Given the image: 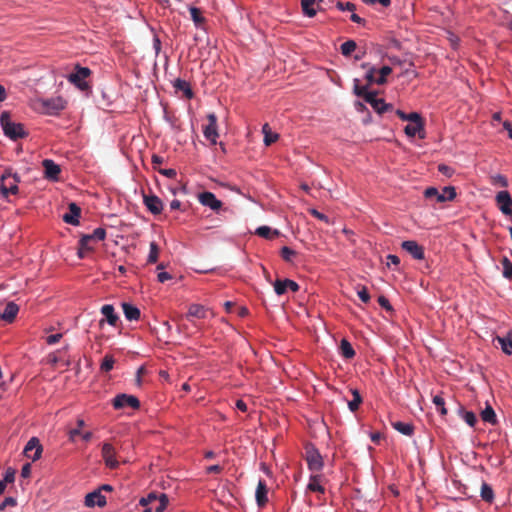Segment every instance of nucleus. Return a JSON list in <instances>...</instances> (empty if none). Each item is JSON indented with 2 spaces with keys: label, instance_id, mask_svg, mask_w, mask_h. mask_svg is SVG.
<instances>
[{
  "label": "nucleus",
  "instance_id": "obj_18",
  "mask_svg": "<svg viewBox=\"0 0 512 512\" xmlns=\"http://www.w3.org/2000/svg\"><path fill=\"white\" fill-rule=\"evenodd\" d=\"M143 204L146 209L153 215H159L163 211V202L155 194H143Z\"/></svg>",
  "mask_w": 512,
  "mask_h": 512
},
{
  "label": "nucleus",
  "instance_id": "obj_12",
  "mask_svg": "<svg viewBox=\"0 0 512 512\" xmlns=\"http://www.w3.org/2000/svg\"><path fill=\"white\" fill-rule=\"evenodd\" d=\"M100 313L103 316L102 319L99 320V326L102 328L105 323L112 327H116L120 322L119 314L115 311V308L112 304H104L100 308Z\"/></svg>",
  "mask_w": 512,
  "mask_h": 512
},
{
  "label": "nucleus",
  "instance_id": "obj_34",
  "mask_svg": "<svg viewBox=\"0 0 512 512\" xmlns=\"http://www.w3.org/2000/svg\"><path fill=\"white\" fill-rule=\"evenodd\" d=\"M207 309L200 304H191L188 308L187 312V319H190L191 317L204 319L207 316Z\"/></svg>",
  "mask_w": 512,
  "mask_h": 512
},
{
  "label": "nucleus",
  "instance_id": "obj_31",
  "mask_svg": "<svg viewBox=\"0 0 512 512\" xmlns=\"http://www.w3.org/2000/svg\"><path fill=\"white\" fill-rule=\"evenodd\" d=\"M480 417L482 421L495 425L497 424V415L494 408L487 402L485 408L481 411Z\"/></svg>",
  "mask_w": 512,
  "mask_h": 512
},
{
  "label": "nucleus",
  "instance_id": "obj_9",
  "mask_svg": "<svg viewBox=\"0 0 512 512\" xmlns=\"http://www.w3.org/2000/svg\"><path fill=\"white\" fill-rule=\"evenodd\" d=\"M112 406L115 410H121L130 407L138 410L141 406L140 400L132 394L119 393L111 400Z\"/></svg>",
  "mask_w": 512,
  "mask_h": 512
},
{
  "label": "nucleus",
  "instance_id": "obj_45",
  "mask_svg": "<svg viewBox=\"0 0 512 512\" xmlns=\"http://www.w3.org/2000/svg\"><path fill=\"white\" fill-rule=\"evenodd\" d=\"M90 240H85L83 242V235L78 241V249L76 255L79 259H84L86 257L87 251H91L92 247L89 245Z\"/></svg>",
  "mask_w": 512,
  "mask_h": 512
},
{
  "label": "nucleus",
  "instance_id": "obj_26",
  "mask_svg": "<svg viewBox=\"0 0 512 512\" xmlns=\"http://www.w3.org/2000/svg\"><path fill=\"white\" fill-rule=\"evenodd\" d=\"M19 312V306L14 301H9L1 312L2 321L12 323Z\"/></svg>",
  "mask_w": 512,
  "mask_h": 512
},
{
  "label": "nucleus",
  "instance_id": "obj_50",
  "mask_svg": "<svg viewBox=\"0 0 512 512\" xmlns=\"http://www.w3.org/2000/svg\"><path fill=\"white\" fill-rule=\"evenodd\" d=\"M280 255L286 262H291L292 258L296 255V251L288 246H283L280 249Z\"/></svg>",
  "mask_w": 512,
  "mask_h": 512
},
{
  "label": "nucleus",
  "instance_id": "obj_23",
  "mask_svg": "<svg viewBox=\"0 0 512 512\" xmlns=\"http://www.w3.org/2000/svg\"><path fill=\"white\" fill-rule=\"evenodd\" d=\"M171 84L176 91L182 92L185 98L192 99L195 96L190 83L185 79L176 78L171 82Z\"/></svg>",
  "mask_w": 512,
  "mask_h": 512
},
{
  "label": "nucleus",
  "instance_id": "obj_16",
  "mask_svg": "<svg viewBox=\"0 0 512 512\" xmlns=\"http://www.w3.org/2000/svg\"><path fill=\"white\" fill-rule=\"evenodd\" d=\"M207 119L208 124L203 128V135L212 145H215L217 143V138L219 137L217 116L215 113H209L207 115Z\"/></svg>",
  "mask_w": 512,
  "mask_h": 512
},
{
  "label": "nucleus",
  "instance_id": "obj_60",
  "mask_svg": "<svg viewBox=\"0 0 512 512\" xmlns=\"http://www.w3.org/2000/svg\"><path fill=\"white\" fill-rule=\"evenodd\" d=\"M157 499V495L155 492L149 493L147 496L140 498L139 505L146 507L149 505L150 502Z\"/></svg>",
  "mask_w": 512,
  "mask_h": 512
},
{
  "label": "nucleus",
  "instance_id": "obj_15",
  "mask_svg": "<svg viewBox=\"0 0 512 512\" xmlns=\"http://www.w3.org/2000/svg\"><path fill=\"white\" fill-rule=\"evenodd\" d=\"M401 249L411 255L414 260H424L425 250L416 240H404L401 243Z\"/></svg>",
  "mask_w": 512,
  "mask_h": 512
},
{
  "label": "nucleus",
  "instance_id": "obj_8",
  "mask_svg": "<svg viewBox=\"0 0 512 512\" xmlns=\"http://www.w3.org/2000/svg\"><path fill=\"white\" fill-rule=\"evenodd\" d=\"M197 200L202 206L209 208L216 214H220L221 211L226 210V208L223 207V202L211 191L204 190L199 192L197 194Z\"/></svg>",
  "mask_w": 512,
  "mask_h": 512
},
{
  "label": "nucleus",
  "instance_id": "obj_41",
  "mask_svg": "<svg viewBox=\"0 0 512 512\" xmlns=\"http://www.w3.org/2000/svg\"><path fill=\"white\" fill-rule=\"evenodd\" d=\"M432 403L435 405L437 412L441 416H446L447 415L448 410H447V408L445 406V400H444V398L440 394L434 395L432 397Z\"/></svg>",
  "mask_w": 512,
  "mask_h": 512
},
{
  "label": "nucleus",
  "instance_id": "obj_39",
  "mask_svg": "<svg viewBox=\"0 0 512 512\" xmlns=\"http://www.w3.org/2000/svg\"><path fill=\"white\" fill-rule=\"evenodd\" d=\"M106 238V229L103 227H97L90 234H83V242L85 240H96L103 241Z\"/></svg>",
  "mask_w": 512,
  "mask_h": 512
},
{
  "label": "nucleus",
  "instance_id": "obj_62",
  "mask_svg": "<svg viewBox=\"0 0 512 512\" xmlns=\"http://www.w3.org/2000/svg\"><path fill=\"white\" fill-rule=\"evenodd\" d=\"M159 174L167 177V178H175L177 175V172L173 168H160L157 170Z\"/></svg>",
  "mask_w": 512,
  "mask_h": 512
},
{
  "label": "nucleus",
  "instance_id": "obj_64",
  "mask_svg": "<svg viewBox=\"0 0 512 512\" xmlns=\"http://www.w3.org/2000/svg\"><path fill=\"white\" fill-rule=\"evenodd\" d=\"M61 338H62L61 333L50 334L46 337V343L48 345H54V344L58 343Z\"/></svg>",
  "mask_w": 512,
  "mask_h": 512
},
{
  "label": "nucleus",
  "instance_id": "obj_5",
  "mask_svg": "<svg viewBox=\"0 0 512 512\" xmlns=\"http://www.w3.org/2000/svg\"><path fill=\"white\" fill-rule=\"evenodd\" d=\"M392 68L389 65H383L381 68L371 66L365 73L364 79L368 88L372 85H384L387 83V77L392 73Z\"/></svg>",
  "mask_w": 512,
  "mask_h": 512
},
{
  "label": "nucleus",
  "instance_id": "obj_47",
  "mask_svg": "<svg viewBox=\"0 0 512 512\" xmlns=\"http://www.w3.org/2000/svg\"><path fill=\"white\" fill-rule=\"evenodd\" d=\"M159 246L155 241H152L149 245V254L147 257V263H156L159 257Z\"/></svg>",
  "mask_w": 512,
  "mask_h": 512
},
{
  "label": "nucleus",
  "instance_id": "obj_54",
  "mask_svg": "<svg viewBox=\"0 0 512 512\" xmlns=\"http://www.w3.org/2000/svg\"><path fill=\"white\" fill-rule=\"evenodd\" d=\"M169 503V499L167 494L161 493L159 496V504L155 508V512H164L167 508V505Z\"/></svg>",
  "mask_w": 512,
  "mask_h": 512
},
{
  "label": "nucleus",
  "instance_id": "obj_19",
  "mask_svg": "<svg viewBox=\"0 0 512 512\" xmlns=\"http://www.w3.org/2000/svg\"><path fill=\"white\" fill-rule=\"evenodd\" d=\"M84 504L88 508L104 507L107 504L106 497L97 488L88 492L84 498Z\"/></svg>",
  "mask_w": 512,
  "mask_h": 512
},
{
  "label": "nucleus",
  "instance_id": "obj_24",
  "mask_svg": "<svg viewBox=\"0 0 512 512\" xmlns=\"http://www.w3.org/2000/svg\"><path fill=\"white\" fill-rule=\"evenodd\" d=\"M121 307L127 321H137L140 319L141 311L135 304L131 302H122Z\"/></svg>",
  "mask_w": 512,
  "mask_h": 512
},
{
  "label": "nucleus",
  "instance_id": "obj_22",
  "mask_svg": "<svg viewBox=\"0 0 512 512\" xmlns=\"http://www.w3.org/2000/svg\"><path fill=\"white\" fill-rule=\"evenodd\" d=\"M255 501L258 507H264L269 499H268V486L266 481L262 478L259 479L256 490H255Z\"/></svg>",
  "mask_w": 512,
  "mask_h": 512
},
{
  "label": "nucleus",
  "instance_id": "obj_36",
  "mask_svg": "<svg viewBox=\"0 0 512 512\" xmlns=\"http://www.w3.org/2000/svg\"><path fill=\"white\" fill-rule=\"evenodd\" d=\"M496 340L500 345V348L503 353L506 355H512V337L511 332H509L506 336H497Z\"/></svg>",
  "mask_w": 512,
  "mask_h": 512
},
{
  "label": "nucleus",
  "instance_id": "obj_35",
  "mask_svg": "<svg viewBox=\"0 0 512 512\" xmlns=\"http://www.w3.org/2000/svg\"><path fill=\"white\" fill-rule=\"evenodd\" d=\"M321 476L319 474H311L309 478V483L307 484V490L311 492H317L320 494L325 493L324 486L320 483Z\"/></svg>",
  "mask_w": 512,
  "mask_h": 512
},
{
  "label": "nucleus",
  "instance_id": "obj_53",
  "mask_svg": "<svg viewBox=\"0 0 512 512\" xmlns=\"http://www.w3.org/2000/svg\"><path fill=\"white\" fill-rule=\"evenodd\" d=\"M17 506V499L13 496H7L2 502H0V512L5 511L7 507Z\"/></svg>",
  "mask_w": 512,
  "mask_h": 512
},
{
  "label": "nucleus",
  "instance_id": "obj_21",
  "mask_svg": "<svg viewBox=\"0 0 512 512\" xmlns=\"http://www.w3.org/2000/svg\"><path fill=\"white\" fill-rule=\"evenodd\" d=\"M66 101L61 97L49 98L43 101V107L49 115H57L60 111L65 109Z\"/></svg>",
  "mask_w": 512,
  "mask_h": 512
},
{
  "label": "nucleus",
  "instance_id": "obj_20",
  "mask_svg": "<svg viewBox=\"0 0 512 512\" xmlns=\"http://www.w3.org/2000/svg\"><path fill=\"white\" fill-rule=\"evenodd\" d=\"M324 0H301L302 13L305 17L313 18L316 16L317 11H322L325 8L320 6Z\"/></svg>",
  "mask_w": 512,
  "mask_h": 512
},
{
  "label": "nucleus",
  "instance_id": "obj_27",
  "mask_svg": "<svg viewBox=\"0 0 512 512\" xmlns=\"http://www.w3.org/2000/svg\"><path fill=\"white\" fill-rule=\"evenodd\" d=\"M457 414L471 428L475 427L478 419L475 412L467 410L462 404L458 405Z\"/></svg>",
  "mask_w": 512,
  "mask_h": 512
},
{
  "label": "nucleus",
  "instance_id": "obj_30",
  "mask_svg": "<svg viewBox=\"0 0 512 512\" xmlns=\"http://www.w3.org/2000/svg\"><path fill=\"white\" fill-rule=\"evenodd\" d=\"M352 400L347 401L348 409L350 412L355 413L360 405L363 403V397L357 388H350Z\"/></svg>",
  "mask_w": 512,
  "mask_h": 512
},
{
  "label": "nucleus",
  "instance_id": "obj_49",
  "mask_svg": "<svg viewBox=\"0 0 512 512\" xmlns=\"http://www.w3.org/2000/svg\"><path fill=\"white\" fill-rule=\"evenodd\" d=\"M164 264L163 263H160L158 266H157V270H158V273H157V280L158 282L160 283H164L166 282L167 280H170L172 279V275L167 272V271H164Z\"/></svg>",
  "mask_w": 512,
  "mask_h": 512
},
{
  "label": "nucleus",
  "instance_id": "obj_2",
  "mask_svg": "<svg viewBox=\"0 0 512 512\" xmlns=\"http://www.w3.org/2000/svg\"><path fill=\"white\" fill-rule=\"evenodd\" d=\"M0 127L5 137L12 141L23 139L28 136L24 125L20 122H15L11 118L9 111L4 110L0 113Z\"/></svg>",
  "mask_w": 512,
  "mask_h": 512
},
{
  "label": "nucleus",
  "instance_id": "obj_56",
  "mask_svg": "<svg viewBox=\"0 0 512 512\" xmlns=\"http://www.w3.org/2000/svg\"><path fill=\"white\" fill-rule=\"evenodd\" d=\"M357 295L359 297V299L363 302V303H368L371 299V296H370V293L367 289L366 286H361L358 290H357Z\"/></svg>",
  "mask_w": 512,
  "mask_h": 512
},
{
  "label": "nucleus",
  "instance_id": "obj_25",
  "mask_svg": "<svg viewBox=\"0 0 512 512\" xmlns=\"http://www.w3.org/2000/svg\"><path fill=\"white\" fill-rule=\"evenodd\" d=\"M404 133L408 138H413L416 135L420 139H424L425 135V122H416V124H407L404 127Z\"/></svg>",
  "mask_w": 512,
  "mask_h": 512
},
{
  "label": "nucleus",
  "instance_id": "obj_43",
  "mask_svg": "<svg viewBox=\"0 0 512 512\" xmlns=\"http://www.w3.org/2000/svg\"><path fill=\"white\" fill-rule=\"evenodd\" d=\"M357 48V44L353 39H348L340 46L341 54L344 57H349Z\"/></svg>",
  "mask_w": 512,
  "mask_h": 512
},
{
  "label": "nucleus",
  "instance_id": "obj_13",
  "mask_svg": "<svg viewBox=\"0 0 512 512\" xmlns=\"http://www.w3.org/2000/svg\"><path fill=\"white\" fill-rule=\"evenodd\" d=\"M101 454L104 460L105 466L109 469H117L120 465L116 458V452L114 446L109 442H103L101 445Z\"/></svg>",
  "mask_w": 512,
  "mask_h": 512
},
{
  "label": "nucleus",
  "instance_id": "obj_29",
  "mask_svg": "<svg viewBox=\"0 0 512 512\" xmlns=\"http://www.w3.org/2000/svg\"><path fill=\"white\" fill-rule=\"evenodd\" d=\"M255 234L264 239H272L281 235L278 229H274L268 225H261L255 229Z\"/></svg>",
  "mask_w": 512,
  "mask_h": 512
},
{
  "label": "nucleus",
  "instance_id": "obj_38",
  "mask_svg": "<svg viewBox=\"0 0 512 512\" xmlns=\"http://www.w3.org/2000/svg\"><path fill=\"white\" fill-rule=\"evenodd\" d=\"M262 133L264 135L263 142L265 146H270L271 144L275 143L279 138V135L275 132H272L267 123H265L262 126Z\"/></svg>",
  "mask_w": 512,
  "mask_h": 512
},
{
  "label": "nucleus",
  "instance_id": "obj_51",
  "mask_svg": "<svg viewBox=\"0 0 512 512\" xmlns=\"http://www.w3.org/2000/svg\"><path fill=\"white\" fill-rule=\"evenodd\" d=\"M308 212L310 215L317 218L318 220H320L326 224H330V218L323 212H320L318 209L312 207V208L308 209Z\"/></svg>",
  "mask_w": 512,
  "mask_h": 512
},
{
  "label": "nucleus",
  "instance_id": "obj_10",
  "mask_svg": "<svg viewBox=\"0 0 512 512\" xmlns=\"http://www.w3.org/2000/svg\"><path fill=\"white\" fill-rule=\"evenodd\" d=\"M43 177L50 182H58L61 174V166L53 159L45 158L42 160Z\"/></svg>",
  "mask_w": 512,
  "mask_h": 512
},
{
  "label": "nucleus",
  "instance_id": "obj_48",
  "mask_svg": "<svg viewBox=\"0 0 512 512\" xmlns=\"http://www.w3.org/2000/svg\"><path fill=\"white\" fill-rule=\"evenodd\" d=\"M12 178L14 183L21 182V176L17 172H13L11 168H6L0 177V182H4L6 179Z\"/></svg>",
  "mask_w": 512,
  "mask_h": 512
},
{
  "label": "nucleus",
  "instance_id": "obj_28",
  "mask_svg": "<svg viewBox=\"0 0 512 512\" xmlns=\"http://www.w3.org/2000/svg\"><path fill=\"white\" fill-rule=\"evenodd\" d=\"M338 352L344 359H352L356 355L352 344L347 338L341 339Z\"/></svg>",
  "mask_w": 512,
  "mask_h": 512
},
{
  "label": "nucleus",
  "instance_id": "obj_63",
  "mask_svg": "<svg viewBox=\"0 0 512 512\" xmlns=\"http://www.w3.org/2000/svg\"><path fill=\"white\" fill-rule=\"evenodd\" d=\"M367 103L365 101L356 100L354 102V108L358 113H366L369 109L366 106Z\"/></svg>",
  "mask_w": 512,
  "mask_h": 512
},
{
  "label": "nucleus",
  "instance_id": "obj_6",
  "mask_svg": "<svg viewBox=\"0 0 512 512\" xmlns=\"http://www.w3.org/2000/svg\"><path fill=\"white\" fill-rule=\"evenodd\" d=\"M423 195L426 199L435 198L437 203H444L447 201H453L456 196V188L452 185L443 187L442 192H439L435 186H428L425 188Z\"/></svg>",
  "mask_w": 512,
  "mask_h": 512
},
{
  "label": "nucleus",
  "instance_id": "obj_32",
  "mask_svg": "<svg viewBox=\"0 0 512 512\" xmlns=\"http://www.w3.org/2000/svg\"><path fill=\"white\" fill-rule=\"evenodd\" d=\"M392 427L399 433L405 436H412L414 434V425L411 422L395 421L391 423Z\"/></svg>",
  "mask_w": 512,
  "mask_h": 512
},
{
  "label": "nucleus",
  "instance_id": "obj_42",
  "mask_svg": "<svg viewBox=\"0 0 512 512\" xmlns=\"http://www.w3.org/2000/svg\"><path fill=\"white\" fill-rule=\"evenodd\" d=\"M502 265V276L505 279H512V261L507 257L503 256L500 261Z\"/></svg>",
  "mask_w": 512,
  "mask_h": 512
},
{
  "label": "nucleus",
  "instance_id": "obj_4",
  "mask_svg": "<svg viewBox=\"0 0 512 512\" xmlns=\"http://www.w3.org/2000/svg\"><path fill=\"white\" fill-rule=\"evenodd\" d=\"M304 450L308 470L311 472L321 471L324 467V460L316 445L312 442H306Z\"/></svg>",
  "mask_w": 512,
  "mask_h": 512
},
{
  "label": "nucleus",
  "instance_id": "obj_52",
  "mask_svg": "<svg viewBox=\"0 0 512 512\" xmlns=\"http://www.w3.org/2000/svg\"><path fill=\"white\" fill-rule=\"evenodd\" d=\"M15 475H16V470L12 467H8L4 473H3V477H2V480L8 485V484H12L14 483L15 481Z\"/></svg>",
  "mask_w": 512,
  "mask_h": 512
},
{
  "label": "nucleus",
  "instance_id": "obj_44",
  "mask_svg": "<svg viewBox=\"0 0 512 512\" xmlns=\"http://www.w3.org/2000/svg\"><path fill=\"white\" fill-rule=\"evenodd\" d=\"M114 364H115V359H114L113 355L106 354L100 363V371L102 373H108L114 368Z\"/></svg>",
  "mask_w": 512,
  "mask_h": 512
},
{
  "label": "nucleus",
  "instance_id": "obj_33",
  "mask_svg": "<svg viewBox=\"0 0 512 512\" xmlns=\"http://www.w3.org/2000/svg\"><path fill=\"white\" fill-rule=\"evenodd\" d=\"M188 11L195 27L197 29H204L202 24L205 22V18L201 15V10L194 5H189Z\"/></svg>",
  "mask_w": 512,
  "mask_h": 512
},
{
  "label": "nucleus",
  "instance_id": "obj_1",
  "mask_svg": "<svg viewBox=\"0 0 512 512\" xmlns=\"http://www.w3.org/2000/svg\"><path fill=\"white\" fill-rule=\"evenodd\" d=\"M353 94L358 98H362L380 116L394 109L392 103L377 97L379 90L368 88V85L361 84L358 78L353 79Z\"/></svg>",
  "mask_w": 512,
  "mask_h": 512
},
{
  "label": "nucleus",
  "instance_id": "obj_57",
  "mask_svg": "<svg viewBox=\"0 0 512 512\" xmlns=\"http://www.w3.org/2000/svg\"><path fill=\"white\" fill-rule=\"evenodd\" d=\"M492 183L493 185H499L503 188H506L508 186V179L503 174H496L492 177Z\"/></svg>",
  "mask_w": 512,
  "mask_h": 512
},
{
  "label": "nucleus",
  "instance_id": "obj_55",
  "mask_svg": "<svg viewBox=\"0 0 512 512\" xmlns=\"http://www.w3.org/2000/svg\"><path fill=\"white\" fill-rule=\"evenodd\" d=\"M409 122V124H416V122H425L424 118L422 117L421 113L417 111H413L408 113L406 120Z\"/></svg>",
  "mask_w": 512,
  "mask_h": 512
},
{
  "label": "nucleus",
  "instance_id": "obj_46",
  "mask_svg": "<svg viewBox=\"0 0 512 512\" xmlns=\"http://www.w3.org/2000/svg\"><path fill=\"white\" fill-rule=\"evenodd\" d=\"M76 425V428L70 429L68 432V438L71 442H74L76 437L82 433L81 428L86 425V422L83 418H77Z\"/></svg>",
  "mask_w": 512,
  "mask_h": 512
},
{
  "label": "nucleus",
  "instance_id": "obj_7",
  "mask_svg": "<svg viewBox=\"0 0 512 512\" xmlns=\"http://www.w3.org/2000/svg\"><path fill=\"white\" fill-rule=\"evenodd\" d=\"M265 277L266 281L273 286L274 292L277 296H282L286 294L288 291L298 292L300 289V285L295 280H292L290 278H278L272 281L268 274Z\"/></svg>",
  "mask_w": 512,
  "mask_h": 512
},
{
  "label": "nucleus",
  "instance_id": "obj_40",
  "mask_svg": "<svg viewBox=\"0 0 512 512\" xmlns=\"http://www.w3.org/2000/svg\"><path fill=\"white\" fill-rule=\"evenodd\" d=\"M19 192V187L17 183H12L9 186H6L4 182H0V193L2 198L7 199L10 194L16 195Z\"/></svg>",
  "mask_w": 512,
  "mask_h": 512
},
{
  "label": "nucleus",
  "instance_id": "obj_11",
  "mask_svg": "<svg viewBox=\"0 0 512 512\" xmlns=\"http://www.w3.org/2000/svg\"><path fill=\"white\" fill-rule=\"evenodd\" d=\"M43 446L38 437H31L24 446L23 453L30 458L32 462L38 461L42 457Z\"/></svg>",
  "mask_w": 512,
  "mask_h": 512
},
{
  "label": "nucleus",
  "instance_id": "obj_14",
  "mask_svg": "<svg viewBox=\"0 0 512 512\" xmlns=\"http://www.w3.org/2000/svg\"><path fill=\"white\" fill-rule=\"evenodd\" d=\"M498 209L505 216H512V197L508 190L498 191L495 195Z\"/></svg>",
  "mask_w": 512,
  "mask_h": 512
},
{
  "label": "nucleus",
  "instance_id": "obj_58",
  "mask_svg": "<svg viewBox=\"0 0 512 512\" xmlns=\"http://www.w3.org/2000/svg\"><path fill=\"white\" fill-rule=\"evenodd\" d=\"M336 8L339 11H350V12H353V11H355L356 6L352 2H341V1H338L336 3Z\"/></svg>",
  "mask_w": 512,
  "mask_h": 512
},
{
  "label": "nucleus",
  "instance_id": "obj_61",
  "mask_svg": "<svg viewBox=\"0 0 512 512\" xmlns=\"http://www.w3.org/2000/svg\"><path fill=\"white\" fill-rule=\"evenodd\" d=\"M438 171L446 177H452L454 169L446 164H439Z\"/></svg>",
  "mask_w": 512,
  "mask_h": 512
},
{
  "label": "nucleus",
  "instance_id": "obj_59",
  "mask_svg": "<svg viewBox=\"0 0 512 512\" xmlns=\"http://www.w3.org/2000/svg\"><path fill=\"white\" fill-rule=\"evenodd\" d=\"M377 302L380 305V307L385 309L386 311H392L393 310V307H392L389 299L386 296L380 295L378 297V299H377Z\"/></svg>",
  "mask_w": 512,
  "mask_h": 512
},
{
  "label": "nucleus",
  "instance_id": "obj_17",
  "mask_svg": "<svg viewBox=\"0 0 512 512\" xmlns=\"http://www.w3.org/2000/svg\"><path fill=\"white\" fill-rule=\"evenodd\" d=\"M81 218V208L76 202H69L68 210L62 215V220L71 226H79Z\"/></svg>",
  "mask_w": 512,
  "mask_h": 512
},
{
  "label": "nucleus",
  "instance_id": "obj_37",
  "mask_svg": "<svg viewBox=\"0 0 512 512\" xmlns=\"http://www.w3.org/2000/svg\"><path fill=\"white\" fill-rule=\"evenodd\" d=\"M480 496L483 501L491 503L495 498L494 490L490 484L483 481L480 489Z\"/></svg>",
  "mask_w": 512,
  "mask_h": 512
},
{
  "label": "nucleus",
  "instance_id": "obj_3",
  "mask_svg": "<svg viewBox=\"0 0 512 512\" xmlns=\"http://www.w3.org/2000/svg\"><path fill=\"white\" fill-rule=\"evenodd\" d=\"M91 74L92 71L89 67L82 66L79 63H77L74 66L73 70L66 76V79L78 90L84 92L86 96H89V94L92 92V87L86 79Z\"/></svg>",
  "mask_w": 512,
  "mask_h": 512
}]
</instances>
